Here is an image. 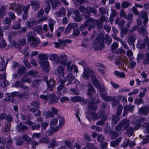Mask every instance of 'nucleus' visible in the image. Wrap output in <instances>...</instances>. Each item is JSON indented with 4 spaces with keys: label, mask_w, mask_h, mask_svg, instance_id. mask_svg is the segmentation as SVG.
I'll use <instances>...</instances> for the list:
<instances>
[{
    "label": "nucleus",
    "mask_w": 149,
    "mask_h": 149,
    "mask_svg": "<svg viewBox=\"0 0 149 149\" xmlns=\"http://www.w3.org/2000/svg\"><path fill=\"white\" fill-rule=\"evenodd\" d=\"M39 62L42 65L45 72L49 71V63L47 61V56L46 55L39 54L38 55Z\"/></svg>",
    "instance_id": "1"
},
{
    "label": "nucleus",
    "mask_w": 149,
    "mask_h": 149,
    "mask_svg": "<svg viewBox=\"0 0 149 149\" xmlns=\"http://www.w3.org/2000/svg\"><path fill=\"white\" fill-rule=\"evenodd\" d=\"M130 124L129 120L126 119H124L119 123L118 125L116 127L115 129L118 132L125 130L130 127Z\"/></svg>",
    "instance_id": "2"
},
{
    "label": "nucleus",
    "mask_w": 149,
    "mask_h": 149,
    "mask_svg": "<svg viewBox=\"0 0 149 149\" xmlns=\"http://www.w3.org/2000/svg\"><path fill=\"white\" fill-rule=\"evenodd\" d=\"M87 27L88 30L90 31L92 29H94L95 28V25L93 24L91 17L87 19L85 23L81 25L80 26V30L82 31L85 29Z\"/></svg>",
    "instance_id": "3"
},
{
    "label": "nucleus",
    "mask_w": 149,
    "mask_h": 149,
    "mask_svg": "<svg viewBox=\"0 0 149 149\" xmlns=\"http://www.w3.org/2000/svg\"><path fill=\"white\" fill-rule=\"evenodd\" d=\"M100 100L99 99H95V97H93L91 98L88 102V107L91 110H95L97 109L96 104L100 103Z\"/></svg>",
    "instance_id": "4"
},
{
    "label": "nucleus",
    "mask_w": 149,
    "mask_h": 149,
    "mask_svg": "<svg viewBox=\"0 0 149 149\" xmlns=\"http://www.w3.org/2000/svg\"><path fill=\"white\" fill-rule=\"evenodd\" d=\"M91 19L93 22V24L96 26L99 29H102L103 27V22L106 21V17L104 16H102L100 18L99 20L91 18Z\"/></svg>",
    "instance_id": "5"
},
{
    "label": "nucleus",
    "mask_w": 149,
    "mask_h": 149,
    "mask_svg": "<svg viewBox=\"0 0 149 149\" xmlns=\"http://www.w3.org/2000/svg\"><path fill=\"white\" fill-rule=\"evenodd\" d=\"M104 45V35L99 34L95 40L94 45L98 49L102 48Z\"/></svg>",
    "instance_id": "6"
},
{
    "label": "nucleus",
    "mask_w": 149,
    "mask_h": 149,
    "mask_svg": "<svg viewBox=\"0 0 149 149\" xmlns=\"http://www.w3.org/2000/svg\"><path fill=\"white\" fill-rule=\"evenodd\" d=\"M40 104V102L37 100L32 101L30 103V106H28L29 111L35 113L39 107Z\"/></svg>",
    "instance_id": "7"
},
{
    "label": "nucleus",
    "mask_w": 149,
    "mask_h": 149,
    "mask_svg": "<svg viewBox=\"0 0 149 149\" xmlns=\"http://www.w3.org/2000/svg\"><path fill=\"white\" fill-rule=\"evenodd\" d=\"M79 64L84 67V71L83 72V77L84 79H88L89 78V73L92 74L93 71L90 70L88 68H85V63L84 61H81L79 63Z\"/></svg>",
    "instance_id": "8"
},
{
    "label": "nucleus",
    "mask_w": 149,
    "mask_h": 149,
    "mask_svg": "<svg viewBox=\"0 0 149 149\" xmlns=\"http://www.w3.org/2000/svg\"><path fill=\"white\" fill-rule=\"evenodd\" d=\"M23 6L21 4H17L15 3L10 4V9L16 11L19 15L22 13V9Z\"/></svg>",
    "instance_id": "9"
},
{
    "label": "nucleus",
    "mask_w": 149,
    "mask_h": 149,
    "mask_svg": "<svg viewBox=\"0 0 149 149\" xmlns=\"http://www.w3.org/2000/svg\"><path fill=\"white\" fill-rule=\"evenodd\" d=\"M137 39V36L135 33H131L129 34L128 37L127 41L130 46L134 45V43Z\"/></svg>",
    "instance_id": "10"
},
{
    "label": "nucleus",
    "mask_w": 149,
    "mask_h": 149,
    "mask_svg": "<svg viewBox=\"0 0 149 149\" xmlns=\"http://www.w3.org/2000/svg\"><path fill=\"white\" fill-rule=\"evenodd\" d=\"M133 16V14L129 13L127 15L123 9H122L120 11V17H123L127 20H130V23H132V17Z\"/></svg>",
    "instance_id": "11"
},
{
    "label": "nucleus",
    "mask_w": 149,
    "mask_h": 149,
    "mask_svg": "<svg viewBox=\"0 0 149 149\" xmlns=\"http://www.w3.org/2000/svg\"><path fill=\"white\" fill-rule=\"evenodd\" d=\"M58 119L57 118L53 119L51 121L50 125L53 131L56 132L58 131L60 127L59 125H57Z\"/></svg>",
    "instance_id": "12"
},
{
    "label": "nucleus",
    "mask_w": 149,
    "mask_h": 149,
    "mask_svg": "<svg viewBox=\"0 0 149 149\" xmlns=\"http://www.w3.org/2000/svg\"><path fill=\"white\" fill-rule=\"evenodd\" d=\"M28 42L32 41L30 45L33 47H35L37 46L40 42L39 40H36L32 36H29L28 37Z\"/></svg>",
    "instance_id": "13"
},
{
    "label": "nucleus",
    "mask_w": 149,
    "mask_h": 149,
    "mask_svg": "<svg viewBox=\"0 0 149 149\" xmlns=\"http://www.w3.org/2000/svg\"><path fill=\"white\" fill-rule=\"evenodd\" d=\"M30 5H31L32 8L35 11L38 10L40 8V3L38 0L30 1Z\"/></svg>",
    "instance_id": "14"
},
{
    "label": "nucleus",
    "mask_w": 149,
    "mask_h": 149,
    "mask_svg": "<svg viewBox=\"0 0 149 149\" xmlns=\"http://www.w3.org/2000/svg\"><path fill=\"white\" fill-rule=\"evenodd\" d=\"M138 15L140 18L144 19L143 20L144 25L147 24L148 21L147 13L145 11H141L139 13Z\"/></svg>",
    "instance_id": "15"
},
{
    "label": "nucleus",
    "mask_w": 149,
    "mask_h": 149,
    "mask_svg": "<svg viewBox=\"0 0 149 149\" xmlns=\"http://www.w3.org/2000/svg\"><path fill=\"white\" fill-rule=\"evenodd\" d=\"M141 41V40H139L138 41L137 44V45H138L140 49L143 48L145 47L146 45H149V40L148 36H147V37H146L143 41V42L140 43V42Z\"/></svg>",
    "instance_id": "16"
},
{
    "label": "nucleus",
    "mask_w": 149,
    "mask_h": 149,
    "mask_svg": "<svg viewBox=\"0 0 149 149\" xmlns=\"http://www.w3.org/2000/svg\"><path fill=\"white\" fill-rule=\"evenodd\" d=\"M79 10L83 12V15L85 18L89 17L91 15L88 12V8H85L84 6H80L78 8Z\"/></svg>",
    "instance_id": "17"
},
{
    "label": "nucleus",
    "mask_w": 149,
    "mask_h": 149,
    "mask_svg": "<svg viewBox=\"0 0 149 149\" xmlns=\"http://www.w3.org/2000/svg\"><path fill=\"white\" fill-rule=\"evenodd\" d=\"M147 27L146 24L144 25L143 26L139 27L138 29V32L141 35H142L143 37L146 36V37L148 36V32L147 31L146 28Z\"/></svg>",
    "instance_id": "18"
},
{
    "label": "nucleus",
    "mask_w": 149,
    "mask_h": 149,
    "mask_svg": "<svg viewBox=\"0 0 149 149\" xmlns=\"http://www.w3.org/2000/svg\"><path fill=\"white\" fill-rule=\"evenodd\" d=\"M46 83L47 85V90L50 91H52V88L55 86V81L53 79H51L48 81H47Z\"/></svg>",
    "instance_id": "19"
},
{
    "label": "nucleus",
    "mask_w": 149,
    "mask_h": 149,
    "mask_svg": "<svg viewBox=\"0 0 149 149\" xmlns=\"http://www.w3.org/2000/svg\"><path fill=\"white\" fill-rule=\"evenodd\" d=\"M138 111L140 114L146 115L149 112V107L145 105L139 108V109Z\"/></svg>",
    "instance_id": "20"
},
{
    "label": "nucleus",
    "mask_w": 149,
    "mask_h": 149,
    "mask_svg": "<svg viewBox=\"0 0 149 149\" xmlns=\"http://www.w3.org/2000/svg\"><path fill=\"white\" fill-rule=\"evenodd\" d=\"M55 72L56 75L59 77H62L64 76V70L63 67L61 66L58 67Z\"/></svg>",
    "instance_id": "21"
},
{
    "label": "nucleus",
    "mask_w": 149,
    "mask_h": 149,
    "mask_svg": "<svg viewBox=\"0 0 149 149\" xmlns=\"http://www.w3.org/2000/svg\"><path fill=\"white\" fill-rule=\"evenodd\" d=\"M28 127L24 125L23 123L20 122L16 127V130L19 132H21L27 130Z\"/></svg>",
    "instance_id": "22"
},
{
    "label": "nucleus",
    "mask_w": 149,
    "mask_h": 149,
    "mask_svg": "<svg viewBox=\"0 0 149 149\" xmlns=\"http://www.w3.org/2000/svg\"><path fill=\"white\" fill-rule=\"evenodd\" d=\"M88 88L87 95L90 97L92 96L93 94L95 92V91L92 84L90 83L88 84Z\"/></svg>",
    "instance_id": "23"
},
{
    "label": "nucleus",
    "mask_w": 149,
    "mask_h": 149,
    "mask_svg": "<svg viewBox=\"0 0 149 149\" xmlns=\"http://www.w3.org/2000/svg\"><path fill=\"white\" fill-rule=\"evenodd\" d=\"M133 110V106L131 105H127L124 107V112L123 114V116H125L128 111L132 112Z\"/></svg>",
    "instance_id": "24"
},
{
    "label": "nucleus",
    "mask_w": 149,
    "mask_h": 149,
    "mask_svg": "<svg viewBox=\"0 0 149 149\" xmlns=\"http://www.w3.org/2000/svg\"><path fill=\"white\" fill-rule=\"evenodd\" d=\"M75 16L74 17V20L77 22H80L82 20V16L79 14L78 10H74V12Z\"/></svg>",
    "instance_id": "25"
},
{
    "label": "nucleus",
    "mask_w": 149,
    "mask_h": 149,
    "mask_svg": "<svg viewBox=\"0 0 149 149\" xmlns=\"http://www.w3.org/2000/svg\"><path fill=\"white\" fill-rule=\"evenodd\" d=\"M67 58L68 56L66 55L65 54L61 55L59 56L61 64L64 65H66Z\"/></svg>",
    "instance_id": "26"
},
{
    "label": "nucleus",
    "mask_w": 149,
    "mask_h": 149,
    "mask_svg": "<svg viewBox=\"0 0 149 149\" xmlns=\"http://www.w3.org/2000/svg\"><path fill=\"white\" fill-rule=\"evenodd\" d=\"M118 97V96H117L113 97L111 96H108L105 95L102 97V98L105 101L111 102L113 101L115 99H116Z\"/></svg>",
    "instance_id": "27"
},
{
    "label": "nucleus",
    "mask_w": 149,
    "mask_h": 149,
    "mask_svg": "<svg viewBox=\"0 0 149 149\" xmlns=\"http://www.w3.org/2000/svg\"><path fill=\"white\" fill-rule=\"evenodd\" d=\"M143 127L145 129L144 133L147 137H149V124L145 123L143 125Z\"/></svg>",
    "instance_id": "28"
},
{
    "label": "nucleus",
    "mask_w": 149,
    "mask_h": 149,
    "mask_svg": "<svg viewBox=\"0 0 149 149\" xmlns=\"http://www.w3.org/2000/svg\"><path fill=\"white\" fill-rule=\"evenodd\" d=\"M26 72V69L24 66H20L17 69V73L20 75H22Z\"/></svg>",
    "instance_id": "29"
},
{
    "label": "nucleus",
    "mask_w": 149,
    "mask_h": 149,
    "mask_svg": "<svg viewBox=\"0 0 149 149\" xmlns=\"http://www.w3.org/2000/svg\"><path fill=\"white\" fill-rule=\"evenodd\" d=\"M126 131L127 135L129 136H132L133 134L134 130L136 129V127H131L130 126Z\"/></svg>",
    "instance_id": "30"
},
{
    "label": "nucleus",
    "mask_w": 149,
    "mask_h": 149,
    "mask_svg": "<svg viewBox=\"0 0 149 149\" xmlns=\"http://www.w3.org/2000/svg\"><path fill=\"white\" fill-rule=\"evenodd\" d=\"M122 139V138L120 137L117 139L116 140L112 141L110 143L111 146L115 147L116 146L118 145Z\"/></svg>",
    "instance_id": "31"
},
{
    "label": "nucleus",
    "mask_w": 149,
    "mask_h": 149,
    "mask_svg": "<svg viewBox=\"0 0 149 149\" xmlns=\"http://www.w3.org/2000/svg\"><path fill=\"white\" fill-rule=\"evenodd\" d=\"M48 1L52 3V8L54 9L58 8L60 4L59 1L58 0H55L54 2H53L52 0H48Z\"/></svg>",
    "instance_id": "32"
},
{
    "label": "nucleus",
    "mask_w": 149,
    "mask_h": 149,
    "mask_svg": "<svg viewBox=\"0 0 149 149\" xmlns=\"http://www.w3.org/2000/svg\"><path fill=\"white\" fill-rule=\"evenodd\" d=\"M74 79V77L72 74H69L66 77V79L65 81V82L68 81V82L67 84V85L70 84L71 83V81L73 80Z\"/></svg>",
    "instance_id": "33"
},
{
    "label": "nucleus",
    "mask_w": 149,
    "mask_h": 149,
    "mask_svg": "<svg viewBox=\"0 0 149 149\" xmlns=\"http://www.w3.org/2000/svg\"><path fill=\"white\" fill-rule=\"evenodd\" d=\"M119 118V116H118L113 115L111 117L112 124H114V125H116L120 120Z\"/></svg>",
    "instance_id": "34"
},
{
    "label": "nucleus",
    "mask_w": 149,
    "mask_h": 149,
    "mask_svg": "<svg viewBox=\"0 0 149 149\" xmlns=\"http://www.w3.org/2000/svg\"><path fill=\"white\" fill-rule=\"evenodd\" d=\"M50 58L51 60L54 61L57 63H58L60 61L59 56L56 54H52L50 56Z\"/></svg>",
    "instance_id": "35"
},
{
    "label": "nucleus",
    "mask_w": 149,
    "mask_h": 149,
    "mask_svg": "<svg viewBox=\"0 0 149 149\" xmlns=\"http://www.w3.org/2000/svg\"><path fill=\"white\" fill-rule=\"evenodd\" d=\"M58 17H63L65 15V9L62 8L60 9L59 10L55 13Z\"/></svg>",
    "instance_id": "36"
},
{
    "label": "nucleus",
    "mask_w": 149,
    "mask_h": 149,
    "mask_svg": "<svg viewBox=\"0 0 149 149\" xmlns=\"http://www.w3.org/2000/svg\"><path fill=\"white\" fill-rule=\"evenodd\" d=\"M33 29L39 34H40L42 33V26H41L38 25L35 26L33 28Z\"/></svg>",
    "instance_id": "37"
},
{
    "label": "nucleus",
    "mask_w": 149,
    "mask_h": 149,
    "mask_svg": "<svg viewBox=\"0 0 149 149\" xmlns=\"http://www.w3.org/2000/svg\"><path fill=\"white\" fill-rule=\"evenodd\" d=\"M107 119V116L105 115L102 118L101 120L98 121L96 123V125H103L104 122Z\"/></svg>",
    "instance_id": "38"
},
{
    "label": "nucleus",
    "mask_w": 149,
    "mask_h": 149,
    "mask_svg": "<svg viewBox=\"0 0 149 149\" xmlns=\"http://www.w3.org/2000/svg\"><path fill=\"white\" fill-rule=\"evenodd\" d=\"M49 99L50 100V103L55 104L57 102V98L53 95H50Z\"/></svg>",
    "instance_id": "39"
},
{
    "label": "nucleus",
    "mask_w": 149,
    "mask_h": 149,
    "mask_svg": "<svg viewBox=\"0 0 149 149\" xmlns=\"http://www.w3.org/2000/svg\"><path fill=\"white\" fill-rule=\"evenodd\" d=\"M27 25L29 28H31L33 25L38 24V22L37 20H34L32 21H27Z\"/></svg>",
    "instance_id": "40"
},
{
    "label": "nucleus",
    "mask_w": 149,
    "mask_h": 149,
    "mask_svg": "<svg viewBox=\"0 0 149 149\" xmlns=\"http://www.w3.org/2000/svg\"><path fill=\"white\" fill-rule=\"evenodd\" d=\"M88 12H89L90 14H91V13H93L94 15L97 14V10L94 8L90 6L88 7Z\"/></svg>",
    "instance_id": "41"
},
{
    "label": "nucleus",
    "mask_w": 149,
    "mask_h": 149,
    "mask_svg": "<svg viewBox=\"0 0 149 149\" xmlns=\"http://www.w3.org/2000/svg\"><path fill=\"white\" fill-rule=\"evenodd\" d=\"M6 7L5 6H2L0 8V18H1L5 15L6 13Z\"/></svg>",
    "instance_id": "42"
},
{
    "label": "nucleus",
    "mask_w": 149,
    "mask_h": 149,
    "mask_svg": "<svg viewBox=\"0 0 149 149\" xmlns=\"http://www.w3.org/2000/svg\"><path fill=\"white\" fill-rule=\"evenodd\" d=\"M74 3L77 5L79 6L81 5L83 3H88V0H73Z\"/></svg>",
    "instance_id": "43"
},
{
    "label": "nucleus",
    "mask_w": 149,
    "mask_h": 149,
    "mask_svg": "<svg viewBox=\"0 0 149 149\" xmlns=\"http://www.w3.org/2000/svg\"><path fill=\"white\" fill-rule=\"evenodd\" d=\"M60 83L57 88L58 91L60 92L64 88L65 81L61 80L60 81Z\"/></svg>",
    "instance_id": "44"
},
{
    "label": "nucleus",
    "mask_w": 149,
    "mask_h": 149,
    "mask_svg": "<svg viewBox=\"0 0 149 149\" xmlns=\"http://www.w3.org/2000/svg\"><path fill=\"white\" fill-rule=\"evenodd\" d=\"M99 87L100 93L101 96L102 97L103 96L106 95L107 93L106 90L104 87Z\"/></svg>",
    "instance_id": "45"
},
{
    "label": "nucleus",
    "mask_w": 149,
    "mask_h": 149,
    "mask_svg": "<svg viewBox=\"0 0 149 149\" xmlns=\"http://www.w3.org/2000/svg\"><path fill=\"white\" fill-rule=\"evenodd\" d=\"M55 22L54 20L52 19H49V29L51 32H52L53 30V26L55 24Z\"/></svg>",
    "instance_id": "46"
},
{
    "label": "nucleus",
    "mask_w": 149,
    "mask_h": 149,
    "mask_svg": "<svg viewBox=\"0 0 149 149\" xmlns=\"http://www.w3.org/2000/svg\"><path fill=\"white\" fill-rule=\"evenodd\" d=\"M10 95L13 97H17L19 98H21L22 96V94L18 92H13L11 93Z\"/></svg>",
    "instance_id": "47"
},
{
    "label": "nucleus",
    "mask_w": 149,
    "mask_h": 149,
    "mask_svg": "<svg viewBox=\"0 0 149 149\" xmlns=\"http://www.w3.org/2000/svg\"><path fill=\"white\" fill-rule=\"evenodd\" d=\"M128 29L126 27L122 28L120 31L121 37L123 38L124 37L125 34L127 33Z\"/></svg>",
    "instance_id": "48"
},
{
    "label": "nucleus",
    "mask_w": 149,
    "mask_h": 149,
    "mask_svg": "<svg viewBox=\"0 0 149 149\" xmlns=\"http://www.w3.org/2000/svg\"><path fill=\"white\" fill-rule=\"evenodd\" d=\"M38 73V72L37 71L32 70L28 72L26 75L32 76L34 77H35L36 75Z\"/></svg>",
    "instance_id": "49"
},
{
    "label": "nucleus",
    "mask_w": 149,
    "mask_h": 149,
    "mask_svg": "<svg viewBox=\"0 0 149 149\" xmlns=\"http://www.w3.org/2000/svg\"><path fill=\"white\" fill-rule=\"evenodd\" d=\"M99 12L102 15L107 13L108 15V10L104 7H100L99 8Z\"/></svg>",
    "instance_id": "50"
},
{
    "label": "nucleus",
    "mask_w": 149,
    "mask_h": 149,
    "mask_svg": "<svg viewBox=\"0 0 149 149\" xmlns=\"http://www.w3.org/2000/svg\"><path fill=\"white\" fill-rule=\"evenodd\" d=\"M114 74L116 76L120 77L125 78V75L123 72H120L118 71H116L114 72Z\"/></svg>",
    "instance_id": "51"
},
{
    "label": "nucleus",
    "mask_w": 149,
    "mask_h": 149,
    "mask_svg": "<svg viewBox=\"0 0 149 149\" xmlns=\"http://www.w3.org/2000/svg\"><path fill=\"white\" fill-rule=\"evenodd\" d=\"M50 140V139L49 137H46L41 139L39 141V142L40 143H48L49 142Z\"/></svg>",
    "instance_id": "52"
},
{
    "label": "nucleus",
    "mask_w": 149,
    "mask_h": 149,
    "mask_svg": "<svg viewBox=\"0 0 149 149\" xmlns=\"http://www.w3.org/2000/svg\"><path fill=\"white\" fill-rule=\"evenodd\" d=\"M78 26L77 24L76 23H70L68 26V28L70 29H72L75 28Z\"/></svg>",
    "instance_id": "53"
},
{
    "label": "nucleus",
    "mask_w": 149,
    "mask_h": 149,
    "mask_svg": "<svg viewBox=\"0 0 149 149\" xmlns=\"http://www.w3.org/2000/svg\"><path fill=\"white\" fill-rule=\"evenodd\" d=\"M40 127V125L39 124H36L34 123L33 125L31 126V130H38Z\"/></svg>",
    "instance_id": "54"
},
{
    "label": "nucleus",
    "mask_w": 149,
    "mask_h": 149,
    "mask_svg": "<svg viewBox=\"0 0 149 149\" xmlns=\"http://www.w3.org/2000/svg\"><path fill=\"white\" fill-rule=\"evenodd\" d=\"M123 107L122 105H120L118 106L117 109L116 115L119 116L121 114Z\"/></svg>",
    "instance_id": "55"
},
{
    "label": "nucleus",
    "mask_w": 149,
    "mask_h": 149,
    "mask_svg": "<svg viewBox=\"0 0 149 149\" xmlns=\"http://www.w3.org/2000/svg\"><path fill=\"white\" fill-rule=\"evenodd\" d=\"M144 57V55L143 53H139L137 56V60L138 62L139 63L141 60H142Z\"/></svg>",
    "instance_id": "56"
},
{
    "label": "nucleus",
    "mask_w": 149,
    "mask_h": 149,
    "mask_svg": "<svg viewBox=\"0 0 149 149\" xmlns=\"http://www.w3.org/2000/svg\"><path fill=\"white\" fill-rule=\"evenodd\" d=\"M143 63L144 64H149V52H147L146 54V58L143 61Z\"/></svg>",
    "instance_id": "57"
},
{
    "label": "nucleus",
    "mask_w": 149,
    "mask_h": 149,
    "mask_svg": "<svg viewBox=\"0 0 149 149\" xmlns=\"http://www.w3.org/2000/svg\"><path fill=\"white\" fill-rule=\"evenodd\" d=\"M7 95L8 97H6L5 99V100L6 101H8L10 102H13L14 101L13 97L9 93H7Z\"/></svg>",
    "instance_id": "58"
},
{
    "label": "nucleus",
    "mask_w": 149,
    "mask_h": 149,
    "mask_svg": "<svg viewBox=\"0 0 149 149\" xmlns=\"http://www.w3.org/2000/svg\"><path fill=\"white\" fill-rule=\"evenodd\" d=\"M87 148L88 149H97V148L93 144L90 143H86Z\"/></svg>",
    "instance_id": "59"
},
{
    "label": "nucleus",
    "mask_w": 149,
    "mask_h": 149,
    "mask_svg": "<svg viewBox=\"0 0 149 149\" xmlns=\"http://www.w3.org/2000/svg\"><path fill=\"white\" fill-rule=\"evenodd\" d=\"M23 62L24 63V64L27 68H31V66L30 63L28 61V60L27 59H24L23 60Z\"/></svg>",
    "instance_id": "60"
},
{
    "label": "nucleus",
    "mask_w": 149,
    "mask_h": 149,
    "mask_svg": "<svg viewBox=\"0 0 149 149\" xmlns=\"http://www.w3.org/2000/svg\"><path fill=\"white\" fill-rule=\"evenodd\" d=\"M105 41L107 44L109 45L112 42V39L108 35H106L105 36Z\"/></svg>",
    "instance_id": "61"
},
{
    "label": "nucleus",
    "mask_w": 149,
    "mask_h": 149,
    "mask_svg": "<svg viewBox=\"0 0 149 149\" xmlns=\"http://www.w3.org/2000/svg\"><path fill=\"white\" fill-rule=\"evenodd\" d=\"M130 3L128 2L123 1L121 3V6L123 9L127 8L129 6Z\"/></svg>",
    "instance_id": "62"
},
{
    "label": "nucleus",
    "mask_w": 149,
    "mask_h": 149,
    "mask_svg": "<svg viewBox=\"0 0 149 149\" xmlns=\"http://www.w3.org/2000/svg\"><path fill=\"white\" fill-rule=\"evenodd\" d=\"M22 138L25 141L29 142L31 140V138L25 134H23Z\"/></svg>",
    "instance_id": "63"
},
{
    "label": "nucleus",
    "mask_w": 149,
    "mask_h": 149,
    "mask_svg": "<svg viewBox=\"0 0 149 149\" xmlns=\"http://www.w3.org/2000/svg\"><path fill=\"white\" fill-rule=\"evenodd\" d=\"M110 135L111 139H114L118 136V134L116 132L112 131L110 133Z\"/></svg>",
    "instance_id": "64"
}]
</instances>
